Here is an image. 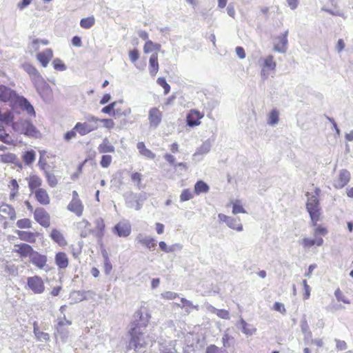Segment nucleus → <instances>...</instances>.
Listing matches in <instances>:
<instances>
[{"label": "nucleus", "instance_id": "obj_48", "mask_svg": "<svg viewBox=\"0 0 353 353\" xmlns=\"http://www.w3.org/2000/svg\"><path fill=\"white\" fill-rule=\"evenodd\" d=\"M211 312L214 314H216L219 318L223 319H230V313L228 310L221 309L218 310L214 307H212Z\"/></svg>", "mask_w": 353, "mask_h": 353}, {"label": "nucleus", "instance_id": "obj_17", "mask_svg": "<svg viewBox=\"0 0 353 353\" xmlns=\"http://www.w3.org/2000/svg\"><path fill=\"white\" fill-rule=\"evenodd\" d=\"M53 56L52 50L50 48L46 49L42 52L38 53L37 55V60L43 67H46Z\"/></svg>", "mask_w": 353, "mask_h": 353}, {"label": "nucleus", "instance_id": "obj_15", "mask_svg": "<svg viewBox=\"0 0 353 353\" xmlns=\"http://www.w3.org/2000/svg\"><path fill=\"white\" fill-rule=\"evenodd\" d=\"M15 103H17L23 110L26 111L28 114L33 116L35 115V111L33 106L25 97L19 96Z\"/></svg>", "mask_w": 353, "mask_h": 353}, {"label": "nucleus", "instance_id": "obj_42", "mask_svg": "<svg viewBox=\"0 0 353 353\" xmlns=\"http://www.w3.org/2000/svg\"><path fill=\"white\" fill-rule=\"evenodd\" d=\"M34 334L39 340L48 341L50 336L48 333L39 331L36 322L34 323Z\"/></svg>", "mask_w": 353, "mask_h": 353}, {"label": "nucleus", "instance_id": "obj_44", "mask_svg": "<svg viewBox=\"0 0 353 353\" xmlns=\"http://www.w3.org/2000/svg\"><path fill=\"white\" fill-rule=\"evenodd\" d=\"M181 302L182 305H180L179 304L178 305L179 307L185 308V312H188V313H190L192 308H195V309L198 310V305H194L191 301L187 300L185 298H181Z\"/></svg>", "mask_w": 353, "mask_h": 353}, {"label": "nucleus", "instance_id": "obj_34", "mask_svg": "<svg viewBox=\"0 0 353 353\" xmlns=\"http://www.w3.org/2000/svg\"><path fill=\"white\" fill-rule=\"evenodd\" d=\"M237 326L241 330L242 332L246 335H252L255 331V330L251 327V325L247 323L243 319H240Z\"/></svg>", "mask_w": 353, "mask_h": 353}, {"label": "nucleus", "instance_id": "obj_56", "mask_svg": "<svg viewBox=\"0 0 353 353\" xmlns=\"http://www.w3.org/2000/svg\"><path fill=\"white\" fill-rule=\"evenodd\" d=\"M112 162V157L110 155L105 154L101 157L100 164L103 168H108Z\"/></svg>", "mask_w": 353, "mask_h": 353}, {"label": "nucleus", "instance_id": "obj_18", "mask_svg": "<svg viewBox=\"0 0 353 353\" xmlns=\"http://www.w3.org/2000/svg\"><path fill=\"white\" fill-rule=\"evenodd\" d=\"M30 262L37 268L42 269L47 262V257L45 255L40 254L37 252H34L31 256Z\"/></svg>", "mask_w": 353, "mask_h": 353}, {"label": "nucleus", "instance_id": "obj_41", "mask_svg": "<svg viewBox=\"0 0 353 353\" xmlns=\"http://www.w3.org/2000/svg\"><path fill=\"white\" fill-rule=\"evenodd\" d=\"M44 175L46 178L48 185L50 187L54 188L57 185L58 180L53 173L50 172L49 170H47L44 172Z\"/></svg>", "mask_w": 353, "mask_h": 353}, {"label": "nucleus", "instance_id": "obj_52", "mask_svg": "<svg viewBox=\"0 0 353 353\" xmlns=\"http://www.w3.org/2000/svg\"><path fill=\"white\" fill-rule=\"evenodd\" d=\"M274 58L272 55L268 56L264 60V67L269 70H273L276 68V63L274 61Z\"/></svg>", "mask_w": 353, "mask_h": 353}, {"label": "nucleus", "instance_id": "obj_43", "mask_svg": "<svg viewBox=\"0 0 353 353\" xmlns=\"http://www.w3.org/2000/svg\"><path fill=\"white\" fill-rule=\"evenodd\" d=\"M279 112L274 109L272 110L268 117V123L270 125H275L279 122Z\"/></svg>", "mask_w": 353, "mask_h": 353}, {"label": "nucleus", "instance_id": "obj_30", "mask_svg": "<svg viewBox=\"0 0 353 353\" xmlns=\"http://www.w3.org/2000/svg\"><path fill=\"white\" fill-rule=\"evenodd\" d=\"M14 115L10 111H7L2 113L0 111V127H2L3 124H12L14 123Z\"/></svg>", "mask_w": 353, "mask_h": 353}, {"label": "nucleus", "instance_id": "obj_63", "mask_svg": "<svg viewBox=\"0 0 353 353\" xmlns=\"http://www.w3.org/2000/svg\"><path fill=\"white\" fill-rule=\"evenodd\" d=\"M129 57L132 62L134 63V62L137 61L139 57V51L137 49L130 50L129 52Z\"/></svg>", "mask_w": 353, "mask_h": 353}, {"label": "nucleus", "instance_id": "obj_11", "mask_svg": "<svg viewBox=\"0 0 353 353\" xmlns=\"http://www.w3.org/2000/svg\"><path fill=\"white\" fill-rule=\"evenodd\" d=\"M113 232L119 237H127L131 233V225L128 222H119L113 228Z\"/></svg>", "mask_w": 353, "mask_h": 353}, {"label": "nucleus", "instance_id": "obj_47", "mask_svg": "<svg viewBox=\"0 0 353 353\" xmlns=\"http://www.w3.org/2000/svg\"><path fill=\"white\" fill-rule=\"evenodd\" d=\"M46 152L45 150H42V151L39 152L40 157H39V160L38 162V166L44 172L48 170V168H49V166L47 165L46 160L44 159V155H45Z\"/></svg>", "mask_w": 353, "mask_h": 353}, {"label": "nucleus", "instance_id": "obj_39", "mask_svg": "<svg viewBox=\"0 0 353 353\" xmlns=\"http://www.w3.org/2000/svg\"><path fill=\"white\" fill-rule=\"evenodd\" d=\"M95 23L94 16L83 18L80 21V26L84 29L91 28Z\"/></svg>", "mask_w": 353, "mask_h": 353}, {"label": "nucleus", "instance_id": "obj_27", "mask_svg": "<svg viewBox=\"0 0 353 353\" xmlns=\"http://www.w3.org/2000/svg\"><path fill=\"white\" fill-rule=\"evenodd\" d=\"M88 292L85 291H74L70 293V299L72 301V303H79L83 300L87 299L86 294L88 293Z\"/></svg>", "mask_w": 353, "mask_h": 353}, {"label": "nucleus", "instance_id": "obj_1", "mask_svg": "<svg viewBox=\"0 0 353 353\" xmlns=\"http://www.w3.org/2000/svg\"><path fill=\"white\" fill-rule=\"evenodd\" d=\"M138 315L139 316V320L134 321L131 325L130 330L131 339L128 345V349L141 352L143 348L146 345L145 332L143 331L147 326L148 320L143 319L140 314Z\"/></svg>", "mask_w": 353, "mask_h": 353}, {"label": "nucleus", "instance_id": "obj_3", "mask_svg": "<svg viewBox=\"0 0 353 353\" xmlns=\"http://www.w3.org/2000/svg\"><path fill=\"white\" fill-rule=\"evenodd\" d=\"M85 122H78L74 127V130H76L81 136H85L98 129V122L99 119L93 115L88 114L85 117Z\"/></svg>", "mask_w": 353, "mask_h": 353}, {"label": "nucleus", "instance_id": "obj_59", "mask_svg": "<svg viewBox=\"0 0 353 353\" xmlns=\"http://www.w3.org/2000/svg\"><path fill=\"white\" fill-rule=\"evenodd\" d=\"M327 234V230L325 228L319 225L314 230V236H324Z\"/></svg>", "mask_w": 353, "mask_h": 353}, {"label": "nucleus", "instance_id": "obj_6", "mask_svg": "<svg viewBox=\"0 0 353 353\" xmlns=\"http://www.w3.org/2000/svg\"><path fill=\"white\" fill-rule=\"evenodd\" d=\"M27 286L34 294H42L45 291L43 281L39 276L28 277L27 279Z\"/></svg>", "mask_w": 353, "mask_h": 353}, {"label": "nucleus", "instance_id": "obj_60", "mask_svg": "<svg viewBox=\"0 0 353 353\" xmlns=\"http://www.w3.org/2000/svg\"><path fill=\"white\" fill-rule=\"evenodd\" d=\"M232 213L234 214L239 213H245V210L241 205L236 202L233 204L232 206Z\"/></svg>", "mask_w": 353, "mask_h": 353}, {"label": "nucleus", "instance_id": "obj_20", "mask_svg": "<svg viewBox=\"0 0 353 353\" xmlns=\"http://www.w3.org/2000/svg\"><path fill=\"white\" fill-rule=\"evenodd\" d=\"M17 246L18 249L15 251L19 254L21 257H29L30 259L31 256H32L33 253L35 252L30 245L26 243H21Z\"/></svg>", "mask_w": 353, "mask_h": 353}, {"label": "nucleus", "instance_id": "obj_62", "mask_svg": "<svg viewBox=\"0 0 353 353\" xmlns=\"http://www.w3.org/2000/svg\"><path fill=\"white\" fill-rule=\"evenodd\" d=\"M273 309L277 312H281V314H285L286 310L283 303L279 302H275L273 305Z\"/></svg>", "mask_w": 353, "mask_h": 353}, {"label": "nucleus", "instance_id": "obj_36", "mask_svg": "<svg viewBox=\"0 0 353 353\" xmlns=\"http://www.w3.org/2000/svg\"><path fill=\"white\" fill-rule=\"evenodd\" d=\"M209 185L203 181H199L194 185V192L196 194L206 193L209 191Z\"/></svg>", "mask_w": 353, "mask_h": 353}, {"label": "nucleus", "instance_id": "obj_32", "mask_svg": "<svg viewBox=\"0 0 353 353\" xmlns=\"http://www.w3.org/2000/svg\"><path fill=\"white\" fill-rule=\"evenodd\" d=\"M161 46L159 43H156L150 40H148L145 42L144 45L143 51L146 54L150 53L154 51L157 53V52L161 50Z\"/></svg>", "mask_w": 353, "mask_h": 353}, {"label": "nucleus", "instance_id": "obj_12", "mask_svg": "<svg viewBox=\"0 0 353 353\" xmlns=\"http://www.w3.org/2000/svg\"><path fill=\"white\" fill-rule=\"evenodd\" d=\"M350 180V172L343 169L340 171L338 179L334 181L333 185L336 189H341L348 183Z\"/></svg>", "mask_w": 353, "mask_h": 353}, {"label": "nucleus", "instance_id": "obj_5", "mask_svg": "<svg viewBox=\"0 0 353 353\" xmlns=\"http://www.w3.org/2000/svg\"><path fill=\"white\" fill-rule=\"evenodd\" d=\"M125 203L128 208H134L136 210H139L146 199L145 193L136 194L134 192H128L125 195Z\"/></svg>", "mask_w": 353, "mask_h": 353}, {"label": "nucleus", "instance_id": "obj_54", "mask_svg": "<svg viewBox=\"0 0 353 353\" xmlns=\"http://www.w3.org/2000/svg\"><path fill=\"white\" fill-rule=\"evenodd\" d=\"M334 295L339 301H342L344 303L349 304L350 303V301L348 299L345 297V296L342 294L341 291L339 288L336 289L334 292Z\"/></svg>", "mask_w": 353, "mask_h": 353}, {"label": "nucleus", "instance_id": "obj_22", "mask_svg": "<svg viewBox=\"0 0 353 353\" xmlns=\"http://www.w3.org/2000/svg\"><path fill=\"white\" fill-rule=\"evenodd\" d=\"M30 78L38 92H39L40 90H44L48 88V83L44 81L39 72H37Z\"/></svg>", "mask_w": 353, "mask_h": 353}, {"label": "nucleus", "instance_id": "obj_25", "mask_svg": "<svg viewBox=\"0 0 353 353\" xmlns=\"http://www.w3.org/2000/svg\"><path fill=\"white\" fill-rule=\"evenodd\" d=\"M5 215H8L11 220L16 219L14 209L8 204H3L0 206V216H4Z\"/></svg>", "mask_w": 353, "mask_h": 353}, {"label": "nucleus", "instance_id": "obj_9", "mask_svg": "<svg viewBox=\"0 0 353 353\" xmlns=\"http://www.w3.org/2000/svg\"><path fill=\"white\" fill-rule=\"evenodd\" d=\"M34 219L42 226L48 228L50 225V216L42 208H37L34 212Z\"/></svg>", "mask_w": 353, "mask_h": 353}, {"label": "nucleus", "instance_id": "obj_28", "mask_svg": "<svg viewBox=\"0 0 353 353\" xmlns=\"http://www.w3.org/2000/svg\"><path fill=\"white\" fill-rule=\"evenodd\" d=\"M212 148L211 141L209 139L205 141L202 145L197 148L196 151L193 154V157L196 158L199 155H203L208 154Z\"/></svg>", "mask_w": 353, "mask_h": 353}, {"label": "nucleus", "instance_id": "obj_58", "mask_svg": "<svg viewBox=\"0 0 353 353\" xmlns=\"http://www.w3.org/2000/svg\"><path fill=\"white\" fill-rule=\"evenodd\" d=\"M99 121L103 123V126L109 130L113 128L115 125L114 122L111 119H99Z\"/></svg>", "mask_w": 353, "mask_h": 353}, {"label": "nucleus", "instance_id": "obj_31", "mask_svg": "<svg viewBox=\"0 0 353 353\" xmlns=\"http://www.w3.org/2000/svg\"><path fill=\"white\" fill-rule=\"evenodd\" d=\"M226 225L231 229L241 232L243 230V225L240 223V219L229 216Z\"/></svg>", "mask_w": 353, "mask_h": 353}, {"label": "nucleus", "instance_id": "obj_40", "mask_svg": "<svg viewBox=\"0 0 353 353\" xmlns=\"http://www.w3.org/2000/svg\"><path fill=\"white\" fill-rule=\"evenodd\" d=\"M17 234L19 239L23 241L32 242L34 240V235L32 232L17 230Z\"/></svg>", "mask_w": 353, "mask_h": 353}, {"label": "nucleus", "instance_id": "obj_10", "mask_svg": "<svg viewBox=\"0 0 353 353\" xmlns=\"http://www.w3.org/2000/svg\"><path fill=\"white\" fill-rule=\"evenodd\" d=\"M203 114L196 110H191L186 117L187 125L190 127L199 125L200 120L203 117Z\"/></svg>", "mask_w": 353, "mask_h": 353}, {"label": "nucleus", "instance_id": "obj_4", "mask_svg": "<svg viewBox=\"0 0 353 353\" xmlns=\"http://www.w3.org/2000/svg\"><path fill=\"white\" fill-rule=\"evenodd\" d=\"M12 128L14 132L28 137H36L39 133L35 126L28 119H21L12 123Z\"/></svg>", "mask_w": 353, "mask_h": 353}, {"label": "nucleus", "instance_id": "obj_16", "mask_svg": "<svg viewBox=\"0 0 353 353\" xmlns=\"http://www.w3.org/2000/svg\"><path fill=\"white\" fill-rule=\"evenodd\" d=\"M56 338L59 337L63 342H65L66 339L68 337L69 332L68 329L65 327V323L63 321L61 320L58 322L57 325L56 327Z\"/></svg>", "mask_w": 353, "mask_h": 353}, {"label": "nucleus", "instance_id": "obj_61", "mask_svg": "<svg viewBox=\"0 0 353 353\" xmlns=\"http://www.w3.org/2000/svg\"><path fill=\"white\" fill-rule=\"evenodd\" d=\"M161 296L168 300H172L178 297V294L176 292L168 291L161 294Z\"/></svg>", "mask_w": 353, "mask_h": 353}, {"label": "nucleus", "instance_id": "obj_24", "mask_svg": "<svg viewBox=\"0 0 353 353\" xmlns=\"http://www.w3.org/2000/svg\"><path fill=\"white\" fill-rule=\"evenodd\" d=\"M55 263L60 269H65L68 265V258L65 253L58 252L55 256Z\"/></svg>", "mask_w": 353, "mask_h": 353}, {"label": "nucleus", "instance_id": "obj_23", "mask_svg": "<svg viewBox=\"0 0 353 353\" xmlns=\"http://www.w3.org/2000/svg\"><path fill=\"white\" fill-rule=\"evenodd\" d=\"M37 201L41 205H48L50 203V197L46 190L38 188L34 192Z\"/></svg>", "mask_w": 353, "mask_h": 353}, {"label": "nucleus", "instance_id": "obj_7", "mask_svg": "<svg viewBox=\"0 0 353 353\" xmlns=\"http://www.w3.org/2000/svg\"><path fill=\"white\" fill-rule=\"evenodd\" d=\"M18 97L14 90L4 85H0V101L15 102Z\"/></svg>", "mask_w": 353, "mask_h": 353}, {"label": "nucleus", "instance_id": "obj_55", "mask_svg": "<svg viewBox=\"0 0 353 353\" xmlns=\"http://www.w3.org/2000/svg\"><path fill=\"white\" fill-rule=\"evenodd\" d=\"M52 65L54 68L59 71H63L66 69L65 65L59 59H54Z\"/></svg>", "mask_w": 353, "mask_h": 353}, {"label": "nucleus", "instance_id": "obj_29", "mask_svg": "<svg viewBox=\"0 0 353 353\" xmlns=\"http://www.w3.org/2000/svg\"><path fill=\"white\" fill-rule=\"evenodd\" d=\"M137 148L141 155L144 156L148 159H154L155 154L151 150L146 148L143 142H139L137 145Z\"/></svg>", "mask_w": 353, "mask_h": 353}, {"label": "nucleus", "instance_id": "obj_14", "mask_svg": "<svg viewBox=\"0 0 353 353\" xmlns=\"http://www.w3.org/2000/svg\"><path fill=\"white\" fill-rule=\"evenodd\" d=\"M135 241L149 250L154 249L157 245L156 240L154 238L144 236L143 234H139L136 236Z\"/></svg>", "mask_w": 353, "mask_h": 353}, {"label": "nucleus", "instance_id": "obj_51", "mask_svg": "<svg viewBox=\"0 0 353 353\" xmlns=\"http://www.w3.org/2000/svg\"><path fill=\"white\" fill-rule=\"evenodd\" d=\"M192 198H193V194L190 189H184L180 195L181 202L189 201Z\"/></svg>", "mask_w": 353, "mask_h": 353}, {"label": "nucleus", "instance_id": "obj_8", "mask_svg": "<svg viewBox=\"0 0 353 353\" xmlns=\"http://www.w3.org/2000/svg\"><path fill=\"white\" fill-rule=\"evenodd\" d=\"M162 112L157 108H152L148 112V120L152 128H157L162 121Z\"/></svg>", "mask_w": 353, "mask_h": 353}, {"label": "nucleus", "instance_id": "obj_33", "mask_svg": "<svg viewBox=\"0 0 353 353\" xmlns=\"http://www.w3.org/2000/svg\"><path fill=\"white\" fill-rule=\"evenodd\" d=\"M50 237L59 245L63 246L66 245V241L64 239L63 234L57 229H53L52 230Z\"/></svg>", "mask_w": 353, "mask_h": 353}, {"label": "nucleus", "instance_id": "obj_49", "mask_svg": "<svg viewBox=\"0 0 353 353\" xmlns=\"http://www.w3.org/2000/svg\"><path fill=\"white\" fill-rule=\"evenodd\" d=\"M118 103L117 101H114L109 103L101 109V112L113 116L114 108L117 105Z\"/></svg>", "mask_w": 353, "mask_h": 353}, {"label": "nucleus", "instance_id": "obj_13", "mask_svg": "<svg viewBox=\"0 0 353 353\" xmlns=\"http://www.w3.org/2000/svg\"><path fill=\"white\" fill-rule=\"evenodd\" d=\"M288 30H286L284 33L276 37L278 42L274 43V49L275 51L279 52L280 53H285L286 52L288 44Z\"/></svg>", "mask_w": 353, "mask_h": 353}, {"label": "nucleus", "instance_id": "obj_53", "mask_svg": "<svg viewBox=\"0 0 353 353\" xmlns=\"http://www.w3.org/2000/svg\"><path fill=\"white\" fill-rule=\"evenodd\" d=\"M17 226L19 228H31V221L29 219H19L17 222Z\"/></svg>", "mask_w": 353, "mask_h": 353}, {"label": "nucleus", "instance_id": "obj_50", "mask_svg": "<svg viewBox=\"0 0 353 353\" xmlns=\"http://www.w3.org/2000/svg\"><path fill=\"white\" fill-rule=\"evenodd\" d=\"M157 83L164 89V94H168L170 91V86L167 83L164 77H159L157 80Z\"/></svg>", "mask_w": 353, "mask_h": 353}, {"label": "nucleus", "instance_id": "obj_37", "mask_svg": "<svg viewBox=\"0 0 353 353\" xmlns=\"http://www.w3.org/2000/svg\"><path fill=\"white\" fill-rule=\"evenodd\" d=\"M35 157L36 153L33 150L25 152L22 156L23 161L28 165H31L35 161Z\"/></svg>", "mask_w": 353, "mask_h": 353}, {"label": "nucleus", "instance_id": "obj_38", "mask_svg": "<svg viewBox=\"0 0 353 353\" xmlns=\"http://www.w3.org/2000/svg\"><path fill=\"white\" fill-rule=\"evenodd\" d=\"M41 183L42 181L39 176L36 175L31 176L28 182V186L31 192H32L34 189L39 188L41 185Z\"/></svg>", "mask_w": 353, "mask_h": 353}, {"label": "nucleus", "instance_id": "obj_57", "mask_svg": "<svg viewBox=\"0 0 353 353\" xmlns=\"http://www.w3.org/2000/svg\"><path fill=\"white\" fill-rule=\"evenodd\" d=\"M25 71L31 77L39 72L35 67L30 64H26L23 65Z\"/></svg>", "mask_w": 353, "mask_h": 353}, {"label": "nucleus", "instance_id": "obj_19", "mask_svg": "<svg viewBox=\"0 0 353 353\" xmlns=\"http://www.w3.org/2000/svg\"><path fill=\"white\" fill-rule=\"evenodd\" d=\"M97 150L101 154L114 153L115 151L114 146L111 144L107 137L103 139L101 143L99 145Z\"/></svg>", "mask_w": 353, "mask_h": 353}, {"label": "nucleus", "instance_id": "obj_2", "mask_svg": "<svg viewBox=\"0 0 353 353\" xmlns=\"http://www.w3.org/2000/svg\"><path fill=\"white\" fill-rule=\"evenodd\" d=\"M305 195L307 198L306 210L310 214L312 225H316L319 221L321 210L319 199L316 196H310L309 192Z\"/></svg>", "mask_w": 353, "mask_h": 353}, {"label": "nucleus", "instance_id": "obj_45", "mask_svg": "<svg viewBox=\"0 0 353 353\" xmlns=\"http://www.w3.org/2000/svg\"><path fill=\"white\" fill-rule=\"evenodd\" d=\"M96 229L97 230V236L101 237L103 235L105 223L101 218H98L94 221Z\"/></svg>", "mask_w": 353, "mask_h": 353}, {"label": "nucleus", "instance_id": "obj_35", "mask_svg": "<svg viewBox=\"0 0 353 353\" xmlns=\"http://www.w3.org/2000/svg\"><path fill=\"white\" fill-rule=\"evenodd\" d=\"M0 161L4 163H14L17 165V157L13 153L0 154Z\"/></svg>", "mask_w": 353, "mask_h": 353}, {"label": "nucleus", "instance_id": "obj_46", "mask_svg": "<svg viewBox=\"0 0 353 353\" xmlns=\"http://www.w3.org/2000/svg\"><path fill=\"white\" fill-rule=\"evenodd\" d=\"M131 113V109L130 108H117V105L114 108L113 117H121L128 116Z\"/></svg>", "mask_w": 353, "mask_h": 353}, {"label": "nucleus", "instance_id": "obj_26", "mask_svg": "<svg viewBox=\"0 0 353 353\" xmlns=\"http://www.w3.org/2000/svg\"><path fill=\"white\" fill-rule=\"evenodd\" d=\"M150 73L152 76L156 75L159 70L158 54L157 52L153 53L149 60Z\"/></svg>", "mask_w": 353, "mask_h": 353}, {"label": "nucleus", "instance_id": "obj_21", "mask_svg": "<svg viewBox=\"0 0 353 353\" xmlns=\"http://www.w3.org/2000/svg\"><path fill=\"white\" fill-rule=\"evenodd\" d=\"M68 210L74 212L77 216L82 215L83 205L81 200H72L68 205Z\"/></svg>", "mask_w": 353, "mask_h": 353}, {"label": "nucleus", "instance_id": "obj_64", "mask_svg": "<svg viewBox=\"0 0 353 353\" xmlns=\"http://www.w3.org/2000/svg\"><path fill=\"white\" fill-rule=\"evenodd\" d=\"M336 349L339 351L345 350L347 349V343L344 341L335 339Z\"/></svg>", "mask_w": 353, "mask_h": 353}]
</instances>
